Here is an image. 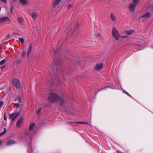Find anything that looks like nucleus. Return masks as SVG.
Listing matches in <instances>:
<instances>
[{
  "instance_id": "nucleus-1",
  "label": "nucleus",
  "mask_w": 153,
  "mask_h": 153,
  "mask_svg": "<svg viewBox=\"0 0 153 153\" xmlns=\"http://www.w3.org/2000/svg\"><path fill=\"white\" fill-rule=\"evenodd\" d=\"M59 97L55 93H51L48 98V100L51 102L58 101Z\"/></svg>"
},
{
  "instance_id": "nucleus-2",
  "label": "nucleus",
  "mask_w": 153,
  "mask_h": 153,
  "mask_svg": "<svg viewBox=\"0 0 153 153\" xmlns=\"http://www.w3.org/2000/svg\"><path fill=\"white\" fill-rule=\"evenodd\" d=\"M140 2V0H133L131 3L129 4V8L131 11H133L135 9Z\"/></svg>"
},
{
  "instance_id": "nucleus-3",
  "label": "nucleus",
  "mask_w": 153,
  "mask_h": 153,
  "mask_svg": "<svg viewBox=\"0 0 153 153\" xmlns=\"http://www.w3.org/2000/svg\"><path fill=\"white\" fill-rule=\"evenodd\" d=\"M112 35L116 40L118 39L120 36L118 30L114 27H113L112 30Z\"/></svg>"
},
{
  "instance_id": "nucleus-4",
  "label": "nucleus",
  "mask_w": 153,
  "mask_h": 153,
  "mask_svg": "<svg viewBox=\"0 0 153 153\" xmlns=\"http://www.w3.org/2000/svg\"><path fill=\"white\" fill-rule=\"evenodd\" d=\"M13 83L16 88L19 89L20 88V82L19 79H14L13 80Z\"/></svg>"
},
{
  "instance_id": "nucleus-5",
  "label": "nucleus",
  "mask_w": 153,
  "mask_h": 153,
  "mask_svg": "<svg viewBox=\"0 0 153 153\" xmlns=\"http://www.w3.org/2000/svg\"><path fill=\"white\" fill-rule=\"evenodd\" d=\"M19 114V112L13 113L9 115L10 118L11 119L12 121L14 120L16 118L17 116Z\"/></svg>"
},
{
  "instance_id": "nucleus-6",
  "label": "nucleus",
  "mask_w": 153,
  "mask_h": 153,
  "mask_svg": "<svg viewBox=\"0 0 153 153\" xmlns=\"http://www.w3.org/2000/svg\"><path fill=\"white\" fill-rule=\"evenodd\" d=\"M10 21L9 18L7 17H5L0 18V23H4L7 22H9Z\"/></svg>"
},
{
  "instance_id": "nucleus-7",
  "label": "nucleus",
  "mask_w": 153,
  "mask_h": 153,
  "mask_svg": "<svg viewBox=\"0 0 153 153\" xmlns=\"http://www.w3.org/2000/svg\"><path fill=\"white\" fill-rule=\"evenodd\" d=\"M102 66L103 64L102 63L98 64L95 67V69L97 71H99L102 69Z\"/></svg>"
},
{
  "instance_id": "nucleus-8",
  "label": "nucleus",
  "mask_w": 153,
  "mask_h": 153,
  "mask_svg": "<svg viewBox=\"0 0 153 153\" xmlns=\"http://www.w3.org/2000/svg\"><path fill=\"white\" fill-rule=\"evenodd\" d=\"M23 119V116H21L20 117V118L16 122V126H20V124L22 122V121Z\"/></svg>"
},
{
  "instance_id": "nucleus-9",
  "label": "nucleus",
  "mask_w": 153,
  "mask_h": 153,
  "mask_svg": "<svg viewBox=\"0 0 153 153\" xmlns=\"http://www.w3.org/2000/svg\"><path fill=\"white\" fill-rule=\"evenodd\" d=\"M16 143V142L13 140H10L7 141L6 143V145L8 146H11Z\"/></svg>"
},
{
  "instance_id": "nucleus-10",
  "label": "nucleus",
  "mask_w": 153,
  "mask_h": 153,
  "mask_svg": "<svg viewBox=\"0 0 153 153\" xmlns=\"http://www.w3.org/2000/svg\"><path fill=\"white\" fill-rule=\"evenodd\" d=\"M60 101V103L61 105H64V104L65 102V100L64 98L63 97H59V98L58 99V101Z\"/></svg>"
},
{
  "instance_id": "nucleus-11",
  "label": "nucleus",
  "mask_w": 153,
  "mask_h": 153,
  "mask_svg": "<svg viewBox=\"0 0 153 153\" xmlns=\"http://www.w3.org/2000/svg\"><path fill=\"white\" fill-rule=\"evenodd\" d=\"M20 3L23 5L28 4V2L27 0H19Z\"/></svg>"
},
{
  "instance_id": "nucleus-12",
  "label": "nucleus",
  "mask_w": 153,
  "mask_h": 153,
  "mask_svg": "<svg viewBox=\"0 0 153 153\" xmlns=\"http://www.w3.org/2000/svg\"><path fill=\"white\" fill-rule=\"evenodd\" d=\"M62 0H54L53 2V5L55 7L58 5Z\"/></svg>"
},
{
  "instance_id": "nucleus-13",
  "label": "nucleus",
  "mask_w": 153,
  "mask_h": 153,
  "mask_svg": "<svg viewBox=\"0 0 153 153\" xmlns=\"http://www.w3.org/2000/svg\"><path fill=\"white\" fill-rule=\"evenodd\" d=\"M150 13L149 12H147L145 14H143L141 16V17L142 18H144L145 19L147 18L149 16Z\"/></svg>"
},
{
  "instance_id": "nucleus-14",
  "label": "nucleus",
  "mask_w": 153,
  "mask_h": 153,
  "mask_svg": "<svg viewBox=\"0 0 153 153\" xmlns=\"http://www.w3.org/2000/svg\"><path fill=\"white\" fill-rule=\"evenodd\" d=\"M32 50V45L31 44H30L29 45V46L28 47V51L27 52V56L29 57V54L31 52V50Z\"/></svg>"
},
{
  "instance_id": "nucleus-15",
  "label": "nucleus",
  "mask_w": 153,
  "mask_h": 153,
  "mask_svg": "<svg viewBox=\"0 0 153 153\" xmlns=\"http://www.w3.org/2000/svg\"><path fill=\"white\" fill-rule=\"evenodd\" d=\"M57 72V70L54 71V69L51 67L50 70V72L51 74L54 75L56 74V72Z\"/></svg>"
},
{
  "instance_id": "nucleus-16",
  "label": "nucleus",
  "mask_w": 153,
  "mask_h": 153,
  "mask_svg": "<svg viewBox=\"0 0 153 153\" xmlns=\"http://www.w3.org/2000/svg\"><path fill=\"white\" fill-rule=\"evenodd\" d=\"M134 32V30H126L125 32V33L127 34L128 35H130L132 34Z\"/></svg>"
},
{
  "instance_id": "nucleus-17",
  "label": "nucleus",
  "mask_w": 153,
  "mask_h": 153,
  "mask_svg": "<svg viewBox=\"0 0 153 153\" xmlns=\"http://www.w3.org/2000/svg\"><path fill=\"white\" fill-rule=\"evenodd\" d=\"M31 16L33 19H36L37 17V15L36 13L33 12L31 14Z\"/></svg>"
},
{
  "instance_id": "nucleus-18",
  "label": "nucleus",
  "mask_w": 153,
  "mask_h": 153,
  "mask_svg": "<svg viewBox=\"0 0 153 153\" xmlns=\"http://www.w3.org/2000/svg\"><path fill=\"white\" fill-rule=\"evenodd\" d=\"M34 126H35L34 123H31L30 124V126L29 127V129L30 130H32L33 129V128Z\"/></svg>"
},
{
  "instance_id": "nucleus-19",
  "label": "nucleus",
  "mask_w": 153,
  "mask_h": 153,
  "mask_svg": "<svg viewBox=\"0 0 153 153\" xmlns=\"http://www.w3.org/2000/svg\"><path fill=\"white\" fill-rule=\"evenodd\" d=\"M22 98H21L19 96H18V97H17V98H16L15 99V101H18V102H22Z\"/></svg>"
},
{
  "instance_id": "nucleus-20",
  "label": "nucleus",
  "mask_w": 153,
  "mask_h": 153,
  "mask_svg": "<svg viewBox=\"0 0 153 153\" xmlns=\"http://www.w3.org/2000/svg\"><path fill=\"white\" fill-rule=\"evenodd\" d=\"M111 20L115 22V18L112 13H111Z\"/></svg>"
},
{
  "instance_id": "nucleus-21",
  "label": "nucleus",
  "mask_w": 153,
  "mask_h": 153,
  "mask_svg": "<svg viewBox=\"0 0 153 153\" xmlns=\"http://www.w3.org/2000/svg\"><path fill=\"white\" fill-rule=\"evenodd\" d=\"M18 21L19 24L20 25H21L23 21V19L21 18H18Z\"/></svg>"
},
{
  "instance_id": "nucleus-22",
  "label": "nucleus",
  "mask_w": 153,
  "mask_h": 153,
  "mask_svg": "<svg viewBox=\"0 0 153 153\" xmlns=\"http://www.w3.org/2000/svg\"><path fill=\"white\" fill-rule=\"evenodd\" d=\"M26 51L24 50H23L22 51V57H24L26 56Z\"/></svg>"
},
{
  "instance_id": "nucleus-23",
  "label": "nucleus",
  "mask_w": 153,
  "mask_h": 153,
  "mask_svg": "<svg viewBox=\"0 0 153 153\" xmlns=\"http://www.w3.org/2000/svg\"><path fill=\"white\" fill-rule=\"evenodd\" d=\"M18 39L22 43H24V40L23 38H19Z\"/></svg>"
},
{
  "instance_id": "nucleus-24",
  "label": "nucleus",
  "mask_w": 153,
  "mask_h": 153,
  "mask_svg": "<svg viewBox=\"0 0 153 153\" xmlns=\"http://www.w3.org/2000/svg\"><path fill=\"white\" fill-rule=\"evenodd\" d=\"M5 59H4L2 60L0 62V64L1 65H3L5 62Z\"/></svg>"
},
{
  "instance_id": "nucleus-25",
  "label": "nucleus",
  "mask_w": 153,
  "mask_h": 153,
  "mask_svg": "<svg viewBox=\"0 0 153 153\" xmlns=\"http://www.w3.org/2000/svg\"><path fill=\"white\" fill-rule=\"evenodd\" d=\"M19 103H15L14 105L16 107L17 109H18L19 107Z\"/></svg>"
},
{
  "instance_id": "nucleus-26",
  "label": "nucleus",
  "mask_w": 153,
  "mask_h": 153,
  "mask_svg": "<svg viewBox=\"0 0 153 153\" xmlns=\"http://www.w3.org/2000/svg\"><path fill=\"white\" fill-rule=\"evenodd\" d=\"M54 64H55V65H57L58 64H59L58 63L59 62V60H58L57 62H56L55 61V59H54Z\"/></svg>"
},
{
  "instance_id": "nucleus-27",
  "label": "nucleus",
  "mask_w": 153,
  "mask_h": 153,
  "mask_svg": "<svg viewBox=\"0 0 153 153\" xmlns=\"http://www.w3.org/2000/svg\"><path fill=\"white\" fill-rule=\"evenodd\" d=\"M67 9L70 10L71 9V5L70 4H68L67 5Z\"/></svg>"
},
{
  "instance_id": "nucleus-28",
  "label": "nucleus",
  "mask_w": 153,
  "mask_h": 153,
  "mask_svg": "<svg viewBox=\"0 0 153 153\" xmlns=\"http://www.w3.org/2000/svg\"><path fill=\"white\" fill-rule=\"evenodd\" d=\"M6 129L5 128H4V131L3 132L0 133V134H5L6 132Z\"/></svg>"
},
{
  "instance_id": "nucleus-29",
  "label": "nucleus",
  "mask_w": 153,
  "mask_h": 153,
  "mask_svg": "<svg viewBox=\"0 0 153 153\" xmlns=\"http://www.w3.org/2000/svg\"><path fill=\"white\" fill-rule=\"evenodd\" d=\"M123 92L124 93L126 94H127L128 96H130V95L127 92H126V91H123Z\"/></svg>"
},
{
  "instance_id": "nucleus-30",
  "label": "nucleus",
  "mask_w": 153,
  "mask_h": 153,
  "mask_svg": "<svg viewBox=\"0 0 153 153\" xmlns=\"http://www.w3.org/2000/svg\"><path fill=\"white\" fill-rule=\"evenodd\" d=\"M10 12L11 13H13V7L12 6L10 8Z\"/></svg>"
},
{
  "instance_id": "nucleus-31",
  "label": "nucleus",
  "mask_w": 153,
  "mask_h": 153,
  "mask_svg": "<svg viewBox=\"0 0 153 153\" xmlns=\"http://www.w3.org/2000/svg\"><path fill=\"white\" fill-rule=\"evenodd\" d=\"M4 120H7V117H6L5 113L4 114Z\"/></svg>"
},
{
  "instance_id": "nucleus-32",
  "label": "nucleus",
  "mask_w": 153,
  "mask_h": 153,
  "mask_svg": "<svg viewBox=\"0 0 153 153\" xmlns=\"http://www.w3.org/2000/svg\"><path fill=\"white\" fill-rule=\"evenodd\" d=\"M74 123H75L77 124H82V122H74Z\"/></svg>"
},
{
  "instance_id": "nucleus-33",
  "label": "nucleus",
  "mask_w": 153,
  "mask_h": 153,
  "mask_svg": "<svg viewBox=\"0 0 153 153\" xmlns=\"http://www.w3.org/2000/svg\"><path fill=\"white\" fill-rule=\"evenodd\" d=\"M41 108H39L38 110L37 111V114H39V113L40 111H41Z\"/></svg>"
},
{
  "instance_id": "nucleus-34",
  "label": "nucleus",
  "mask_w": 153,
  "mask_h": 153,
  "mask_svg": "<svg viewBox=\"0 0 153 153\" xmlns=\"http://www.w3.org/2000/svg\"><path fill=\"white\" fill-rule=\"evenodd\" d=\"M3 104V102L2 101H0V108L1 107V105Z\"/></svg>"
},
{
  "instance_id": "nucleus-35",
  "label": "nucleus",
  "mask_w": 153,
  "mask_h": 153,
  "mask_svg": "<svg viewBox=\"0 0 153 153\" xmlns=\"http://www.w3.org/2000/svg\"><path fill=\"white\" fill-rule=\"evenodd\" d=\"M2 2L6 3V0H0Z\"/></svg>"
},
{
  "instance_id": "nucleus-36",
  "label": "nucleus",
  "mask_w": 153,
  "mask_h": 153,
  "mask_svg": "<svg viewBox=\"0 0 153 153\" xmlns=\"http://www.w3.org/2000/svg\"><path fill=\"white\" fill-rule=\"evenodd\" d=\"M73 29H71V30H69V33H68V35H69V34L70 33H72V31H73Z\"/></svg>"
},
{
  "instance_id": "nucleus-37",
  "label": "nucleus",
  "mask_w": 153,
  "mask_h": 153,
  "mask_svg": "<svg viewBox=\"0 0 153 153\" xmlns=\"http://www.w3.org/2000/svg\"><path fill=\"white\" fill-rule=\"evenodd\" d=\"M9 36H10V35L8 34L7 36L6 39H9Z\"/></svg>"
},
{
  "instance_id": "nucleus-38",
  "label": "nucleus",
  "mask_w": 153,
  "mask_h": 153,
  "mask_svg": "<svg viewBox=\"0 0 153 153\" xmlns=\"http://www.w3.org/2000/svg\"><path fill=\"white\" fill-rule=\"evenodd\" d=\"M74 123L73 122H66V123Z\"/></svg>"
},
{
  "instance_id": "nucleus-39",
  "label": "nucleus",
  "mask_w": 153,
  "mask_h": 153,
  "mask_svg": "<svg viewBox=\"0 0 153 153\" xmlns=\"http://www.w3.org/2000/svg\"><path fill=\"white\" fill-rule=\"evenodd\" d=\"M82 124H88V123L87 122H82Z\"/></svg>"
},
{
  "instance_id": "nucleus-40",
  "label": "nucleus",
  "mask_w": 153,
  "mask_h": 153,
  "mask_svg": "<svg viewBox=\"0 0 153 153\" xmlns=\"http://www.w3.org/2000/svg\"><path fill=\"white\" fill-rule=\"evenodd\" d=\"M2 140H0V145L2 144Z\"/></svg>"
},
{
  "instance_id": "nucleus-41",
  "label": "nucleus",
  "mask_w": 153,
  "mask_h": 153,
  "mask_svg": "<svg viewBox=\"0 0 153 153\" xmlns=\"http://www.w3.org/2000/svg\"><path fill=\"white\" fill-rule=\"evenodd\" d=\"M58 51V49H56V51L55 52V53H56L57 51V52Z\"/></svg>"
},
{
  "instance_id": "nucleus-42",
  "label": "nucleus",
  "mask_w": 153,
  "mask_h": 153,
  "mask_svg": "<svg viewBox=\"0 0 153 153\" xmlns=\"http://www.w3.org/2000/svg\"><path fill=\"white\" fill-rule=\"evenodd\" d=\"M127 36H122V38H127Z\"/></svg>"
},
{
  "instance_id": "nucleus-43",
  "label": "nucleus",
  "mask_w": 153,
  "mask_h": 153,
  "mask_svg": "<svg viewBox=\"0 0 153 153\" xmlns=\"http://www.w3.org/2000/svg\"><path fill=\"white\" fill-rule=\"evenodd\" d=\"M2 135H3V134H0V136H2Z\"/></svg>"
},
{
  "instance_id": "nucleus-44",
  "label": "nucleus",
  "mask_w": 153,
  "mask_h": 153,
  "mask_svg": "<svg viewBox=\"0 0 153 153\" xmlns=\"http://www.w3.org/2000/svg\"><path fill=\"white\" fill-rule=\"evenodd\" d=\"M3 67H2L1 68H3Z\"/></svg>"
}]
</instances>
